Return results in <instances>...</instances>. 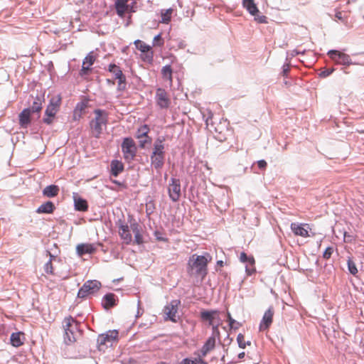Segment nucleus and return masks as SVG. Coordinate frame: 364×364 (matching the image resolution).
<instances>
[{"label":"nucleus","instance_id":"1","mask_svg":"<svg viewBox=\"0 0 364 364\" xmlns=\"http://www.w3.org/2000/svg\"><path fill=\"white\" fill-rule=\"evenodd\" d=\"M211 260L212 257L208 253L205 255L193 254L189 257L187 263L188 275L203 280L208 274V264Z\"/></svg>","mask_w":364,"mask_h":364},{"label":"nucleus","instance_id":"2","mask_svg":"<svg viewBox=\"0 0 364 364\" xmlns=\"http://www.w3.org/2000/svg\"><path fill=\"white\" fill-rule=\"evenodd\" d=\"M117 225L118 227L119 235L123 241V243L125 245H130L132 242V235L131 232L134 235V244L141 245L144 242L142 228L135 220H133L129 225L127 223L119 220Z\"/></svg>","mask_w":364,"mask_h":364},{"label":"nucleus","instance_id":"3","mask_svg":"<svg viewBox=\"0 0 364 364\" xmlns=\"http://www.w3.org/2000/svg\"><path fill=\"white\" fill-rule=\"evenodd\" d=\"M95 117L90 122V127L92 134L95 138H100L103 129L106 127L108 121V114L102 109H95L94 111Z\"/></svg>","mask_w":364,"mask_h":364},{"label":"nucleus","instance_id":"4","mask_svg":"<svg viewBox=\"0 0 364 364\" xmlns=\"http://www.w3.org/2000/svg\"><path fill=\"white\" fill-rule=\"evenodd\" d=\"M200 318L203 322H207L212 326L213 334L220 335L219 326L221 324V318L218 310H202Z\"/></svg>","mask_w":364,"mask_h":364},{"label":"nucleus","instance_id":"5","mask_svg":"<svg viewBox=\"0 0 364 364\" xmlns=\"http://www.w3.org/2000/svg\"><path fill=\"white\" fill-rule=\"evenodd\" d=\"M62 97L60 95H55L50 98L49 104L45 111L46 117L43 119L44 123L50 124L53 122L54 117L60 109Z\"/></svg>","mask_w":364,"mask_h":364},{"label":"nucleus","instance_id":"6","mask_svg":"<svg viewBox=\"0 0 364 364\" xmlns=\"http://www.w3.org/2000/svg\"><path fill=\"white\" fill-rule=\"evenodd\" d=\"M63 325L65 331L64 339L65 343H74L76 341L77 333V321L72 316H68L64 318Z\"/></svg>","mask_w":364,"mask_h":364},{"label":"nucleus","instance_id":"7","mask_svg":"<svg viewBox=\"0 0 364 364\" xmlns=\"http://www.w3.org/2000/svg\"><path fill=\"white\" fill-rule=\"evenodd\" d=\"M118 336L119 332L117 330H110L99 335L97 338L98 349L105 350L108 346H112L113 343L117 342Z\"/></svg>","mask_w":364,"mask_h":364},{"label":"nucleus","instance_id":"8","mask_svg":"<svg viewBox=\"0 0 364 364\" xmlns=\"http://www.w3.org/2000/svg\"><path fill=\"white\" fill-rule=\"evenodd\" d=\"M101 287V283L97 280H88L84 283L79 289L77 297L85 299L99 291Z\"/></svg>","mask_w":364,"mask_h":364},{"label":"nucleus","instance_id":"9","mask_svg":"<svg viewBox=\"0 0 364 364\" xmlns=\"http://www.w3.org/2000/svg\"><path fill=\"white\" fill-rule=\"evenodd\" d=\"M180 305L181 301L178 299L172 300L168 303L163 309L164 319L174 323L177 322V314Z\"/></svg>","mask_w":364,"mask_h":364},{"label":"nucleus","instance_id":"10","mask_svg":"<svg viewBox=\"0 0 364 364\" xmlns=\"http://www.w3.org/2000/svg\"><path fill=\"white\" fill-rule=\"evenodd\" d=\"M124 158L128 162L132 161L136 156V146L131 138H125L122 144Z\"/></svg>","mask_w":364,"mask_h":364},{"label":"nucleus","instance_id":"11","mask_svg":"<svg viewBox=\"0 0 364 364\" xmlns=\"http://www.w3.org/2000/svg\"><path fill=\"white\" fill-rule=\"evenodd\" d=\"M329 58L338 65H350L352 60L349 55L337 50H331L328 52Z\"/></svg>","mask_w":364,"mask_h":364},{"label":"nucleus","instance_id":"12","mask_svg":"<svg viewBox=\"0 0 364 364\" xmlns=\"http://www.w3.org/2000/svg\"><path fill=\"white\" fill-rule=\"evenodd\" d=\"M156 102L161 109H167L171 104V100L168 92L162 88H158L156 91Z\"/></svg>","mask_w":364,"mask_h":364},{"label":"nucleus","instance_id":"13","mask_svg":"<svg viewBox=\"0 0 364 364\" xmlns=\"http://www.w3.org/2000/svg\"><path fill=\"white\" fill-rule=\"evenodd\" d=\"M170 198L176 202L181 197V183L178 179L172 178L168 188Z\"/></svg>","mask_w":364,"mask_h":364},{"label":"nucleus","instance_id":"14","mask_svg":"<svg viewBox=\"0 0 364 364\" xmlns=\"http://www.w3.org/2000/svg\"><path fill=\"white\" fill-rule=\"evenodd\" d=\"M291 230L296 236H301L302 237H309V230H311L310 226L307 223H296L291 224Z\"/></svg>","mask_w":364,"mask_h":364},{"label":"nucleus","instance_id":"15","mask_svg":"<svg viewBox=\"0 0 364 364\" xmlns=\"http://www.w3.org/2000/svg\"><path fill=\"white\" fill-rule=\"evenodd\" d=\"M274 311L272 307H269L264 314L262 320L259 324V330L265 331L267 330L273 321V316Z\"/></svg>","mask_w":364,"mask_h":364},{"label":"nucleus","instance_id":"16","mask_svg":"<svg viewBox=\"0 0 364 364\" xmlns=\"http://www.w3.org/2000/svg\"><path fill=\"white\" fill-rule=\"evenodd\" d=\"M96 250L97 247L95 244L81 243L76 246V252L80 257L85 254H93Z\"/></svg>","mask_w":364,"mask_h":364},{"label":"nucleus","instance_id":"17","mask_svg":"<svg viewBox=\"0 0 364 364\" xmlns=\"http://www.w3.org/2000/svg\"><path fill=\"white\" fill-rule=\"evenodd\" d=\"M108 70L113 74L115 79L118 80L119 86L126 83V77L119 66L115 64H110Z\"/></svg>","mask_w":364,"mask_h":364},{"label":"nucleus","instance_id":"18","mask_svg":"<svg viewBox=\"0 0 364 364\" xmlns=\"http://www.w3.org/2000/svg\"><path fill=\"white\" fill-rule=\"evenodd\" d=\"M96 58L92 52L90 53L83 60L82 69L80 70V75H87L90 70V67L94 64Z\"/></svg>","mask_w":364,"mask_h":364},{"label":"nucleus","instance_id":"19","mask_svg":"<svg viewBox=\"0 0 364 364\" xmlns=\"http://www.w3.org/2000/svg\"><path fill=\"white\" fill-rule=\"evenodd\" d=\"M31 110L29 108L24 109L19 114V124L22 127H26L31 122Z\"/></svg>","mask_w":364,"mask_h":364},{"label":"nucleus","instance_id":"20","mask_svg":"<svg viewBox=\"0 0 364 364\" xmlns=\"http://www.w3.org/2000/svg\"><path fill=\"white\" fill-rule=\"evenodd\" d=\"M215 346V338L214 336H210L205 341L204 345L203 346L200 350V354L202 357L206 356L208 352L214 349Z\"/></svg>","mask_w":364,"mask_h":364},{"label":"nucleus","instance_id":"21","mask_svg":"<svg viewBox=\"0 0 364 364\" xmlns=\"http://www.w3.org/2000/svg\"><path fill=\"white\" fill-rule=\"evenodd\" d=\"M116 296L112 293L107 294L102 301V306L105 309H109L117 305Z\"/></svg>","mask_w":364,"mask_h":364},{"label":"nucleus","instance_id":"22","mask_svg":"<svg viewBox=\"0 0 364 364\" xmlns=\"http://www.w3.org/2000/svg\"><path fill=\"white\" fill-rule=\"evenodd\" d=\"M115 9L118 16L123 18L128 10L127 0H117Z\"/></svg>","mask_w":364,"mask_h":364},{"label":"nucleus","instance_id":"23","mask_svg":"<svg viewBox=\"0 0 364 364\" xmlns=\"http://www.w3.org/2000/svg\"><path fill=\"white\" fill-rule=\"evenodd\" d=\"M242 5L251 15L256 16L259 14V10L254 0H243Z\"/></svg>","mask_w":364,"mask_h":364},{"label":"nucleus","instance_id":"24","mask_svg":"<svg viewBox=\"0 0 364 364\" xmlns=\"http://www.w3.org/2000/svg\"><path fill=\"white\" fill-rule=\"evenodd\" d=\"M59 187L56 185H50L43 190V194L48 198H53L58 195Z\"/></svg>","mask_w":364,"mask_h":364},{"label":"nucleus","instance_id":"25","mask_svg":"<svg viewBox=\"0 0 364 364\" xmlns=\"http://www.w3.org/2000/svg\"><path fill=\"white\" fill-rule=\"evenodd\" d=\"M55 210V205L53 202L47 201L40 205L36 210L38 213H52Z\"/></svg>","mask_w":364,"mask_h":364},{"label":"nucleus","instance_id":"26","mask_svg":"<svg viewBox=\"0 0 364 364\" xmlns=\"http://www.w3.org/2000/svg\"><path fill=\"white\" fill-rule=\"evenodd\" d=\"M110 166L111 173L114 176H117L124 170L123 164L118 160H113Z\"/></svg>","mask_w":364,"mask_h":364},{"label":"nucleus","instance_id":"27","mask_svg":"<svg viewBox=\"0 0 364 364\" xmlns=\"http://www.w3.org/2000/svg\"><path fill=\"white\" fill-rule=\"evenodd\" d=\"M23 333L21 332L13 333L11 335V343L14 347H19L23 344L22 338H23Z\"/></svg>","mask_w":364,"mask_h":364},{"label":"nucleus","instance_id":"28","mask_svg":"<svg viewBox=\"0 0 364 364\" xmlns=\"http://www.w3.org/2000/svg\"><path fill=\"white\" fill-rule=\"evenodd\" d=\"M75 208L79 211L87 210L88 205L87 201L80 197H74Z\"/></svg>","mask_w":364,"mask_h":364},{"label":"nucleus","instance_id":"29","mask_svg":"<svg viewBox=\"0 0 364 364\" xmlns=\"http://www.w3.org/2000/svg\"><path fill=\"white\" fill-rule=\"evenodd\" d=\"M151 161L155 168H161L164 165V155H151Z\"/></svg>","mask_w":364,"mask_h":364},{"label":"nucleus","instance_id":"30","mask_svg":"<svg viewBox=\"0 0 364 364\" xmlns=\"http://www.w3.org/2000/svg\"><path fill=\"white\" fill-rule=\"evenodd\" d=\"M173 70L171 65H165L161 69V75L164 80H168L170 84L173 82Z\"/></svg>","mask_w":364,"mask_h":364},{"label":"nucleus","instance_id":"31","mask_svg":"<svg viewBox=\"0 0 364 364\" xmlns=\"http://www.w3.org/2000/svg\"><path fill=\"white\" fill-rule=\"evenodd\" d=\"M201 357V354H198V357L195 358H184L181 362V364H208Z\"/></svg>","mask_w":364,"mask_h":364},{"label":"nucleus","instance_id":"32","mask_svg":"<svg viewBox=\"0 0 364 364\" xmlns=\"http://www.w3.org/2000/svg\"><path fill=\"white\" fill-rule=\"evenodd\" d=\"M48 254L50 256V259L44 265V271L46 274H54V268L53 267L52 261L55 260L56 257L55 256L52 255L50 252H48Z\"/></svg>","mask_w":364,"mask_h":364},{"label":"nucleus","instance_id":"33","mask_svg":"<svg viewBox=\"0 0 364 364\" xmlns=\"http://www.w3.org/2000/svg\"><path fill=\"white\" fill-rule=\"evenodd\" d=\"M173 13L172 9H168L166 10H163L161 11V23H168L171 21V15Z\"/></svg>","mask_w":364,"mask_h":364},{"label":"nucleus","instance_id":"34","mask_svg":"<svg viewBox=\"0 0 364 364\" xmlns=\"http://www.w3.org/2000/svg\"><path fill=\"white\" fill-rule=\"evenodd\" d=\"M164 146L161 140H157L154 146L152 155H164Z\"/></svg>","mask_w":364,"mask_h":364},{"label":"nucleus","instance_id":"35","mask_svg":"<svg viewBox=\"0 0 364 364\" xmlns=\"http://www.w3.org/2000/svg\"><path fill=\"white\" fill-rule=\"evenodd\" d=\"M42 98L40 97H37L33 102L31 110L33 112H39L42 109Z\"/></svg>","mask_w":364,"mask_h":364},{"label":"nucleus","instance_id":"36","mask_svg":"<svg viewBox=\"0 0 364 364\" xmlns=\"http://www.w3.org/2000/svg\"><path fill=\"white\" fill-rule=\"evenodd\" d=\"M149 132V128L147 125L144 124L139 127L137 130L136 138L137 139H143L144 137H146L148 136V133Z\"/></svg>","mask_w":364,"mask_h":364},{"label":"nucleus","instance_id":"37","mask_svg":"<svg viewBox=\"0 0 364 364\" xmlns=\"http://www.w3.org/2000/svg\"><path fill=\"white\" fill-rule=\"evenodd\" d=\"M134 43L136 45V48L139 49L142 53H147V52L150 51V50H151L150 46L146 45V43H144L143 41H141L140 40H136L134 42Z\"/></svg>","mask_w":364,"mask_h":364},{"label":"nucleus","instance_id":"38","mask_svg":"<svg viewBox=\"0 0 364 364\" xmlns=\"http://www.w3.org/2000/svg\"><path fill=\"white\" fill-rule=\"evenodd\" d=\"M347 264L350 273L355 276L358 274V270L357 269L355 262L350 257H348L347 260Z\"/></svg>","mask_w":364,"mask_h":364},{"label":"nucleus","instance_id":"39","mask_svg":"<svg viewBox=\"0 0 364 364\" xmlns=\"http://www.w3.org/2000/svg\"><path fill=\"white\" fill-rule=\"evenodd\" d=\"M237 341L239 347L241 348H245L247 346L251 345L250 341L245 342V336L242 333H239L237 335Z\"/></svg>","mask_w":364,"mask_h":364},{"label":"nucleus","instance_id":"40","mask_svg":"<svg viewBox=\"0 0 364 364\" xmlns=\"http://www.w3.org/2000/svg\"><path fill=\"white\" fill-rule=\"evenodd\" d=\"M87 107L86 102H80L78 103L75 107V113H74V119H77L76 114L79 112L78 118L81 117V112Z\"/></svg>","mask_w":364,"mask_h":364},{"label":"nucleus","instance_id":"41","mask_svg":"<svg viewBox=\"0 0 364 364\" xmlns=\"http://www.w3.org/2000/svg\"><path fill=\"white\" fill-rule=\"evenodd\" d=\"M240 259L242 262H248L253 265L255 264V259L252 257H249L246 253L242 252L240 256Z\"/></svg>","mask_w":364,"mask_h":364},{"label":"nucleus","instance_id":"42","mask_svg":"<svg viewBox=\"0 0 364 364\" xmlns=\"http://www.w3.org/2000/svg\"><path fill=\"white\" fill-rule=\"evenodd\" d=\"M143 55L141 57L142 60L144 61V62H146V63H151L152 61H153V57H154V55H153V53L152 52H147V53H143Z\"/></svg>","mask_w":364,"mask_h":364},{"label":"nucleus","instance_id":"43","mask_svg":"<svg viewBox=\"0 0 364 364\" xmlns=\"http://www.w3.org/2000/svg\"><path fill=\"white\" fill-rule=\"evenodd\" d=\"M139 139V146L141 148H144L146 144H150L151 143V139L146 136V137H144L143 139Z\"/></svg>","mask_w":364,"mask_h":364},{"label":"nucleus","instance_id":"44","mask_svg":"<svg viewBox=\"0 0 364 364\" xmlns=\"http://www.w3.org/2000/svg\"><path fill=\"white\" fill-rule=\"evenodd\" d=\"M333 247H327V248L325 250V251H324V252H323V257L325 259H328L331 257V255H332V254H333Z\"/></svg>","mask_w":364,"mask_h":364},{"label":"nucleus","instance_id":"45","mask_svg":"<svg viewBox=\"0 0 364 364\" xmlns=\"http://www.w3.org/2000/svg\"><path fill=\"white\" fill-rule=\"evenodd\" d=\"M255 16V20L259 23H267V17L265 16H260V15H258L256 14V16Z\"/></svg>","mask_w":364,"mask_h":364},{"label":"nucleus","instance_id":"46","mask_svg":"<svg viewBox=\"0 0 364 364\" xmlns=\"http://www.w3.org/2000/svg\"><path fill=\"white\" fill-rule=\"evenodd\" d=\"M164 44V41L161 38V35L159 34L156 36L154 38V46H162Z\"/></svg>","mask_w":364,"mask_h":364},{"label":"nucleus","instance_id":"47","mask_svg":"<svg viewBox=\"0 0 364 364\" xmlns=\"http://www.w3.org/2000/svg\"><path fill=\"white\" fill-rule=\"evenodd\" d=\"M333 71H334V68H328V69H326V70L322 71L320 75L323 77H326L329 76L330 75H331Z\"/></svg>","mask_w":364,"mask_h":364},{"label":"nucleus","instance_id":"48","mask_svg":"<svg viewBox=\"0 0 364 364\" xmlns=\"http://www.w3.org/2000/svg\"><path fill=\"white\" fill-rule=\"evenodd\" d=\"M227 318H228V321L229 323L230 327L233 328L235 321L232 318L231 314L229 312H228V314H227Z\"/></svg>","mask_w":364,"mask_h":364},{"label":"nucleus","instance_id":"49","mask_svg":"<svg viewBox=\"0 0 364 364\" xmlns=\"http://www.w3.org/2000/svg\"><path fill=\"white\" fill-rule=\"evenodd\" d=\"M258 167L261 169H264L267 167V162L264 160H259L257 161Z\"/></svg>","mask_w":364,"mask_h":364},{"label":"nucleus","instance_id":"50","mask_svg":"<svg viewBox=\"0 0 364 364\" xmlns=\"http://www.w3.org/2000/svg\"><path fill=\"white\" fill-rule=\"evenodd\" d=\"M289 70H290V68H289V65L288 64L284 65V66H283V71H282L283 75L284 76H286L287 75V73H289Z\"/></svg>","mask_w":364,"mask_h":364},{"label":"nucleus","instance_id":"51","mask_svg":"<svg viewBox=\"0 0 364 364\" xmlns=\"http://www.w3.org/2000/svg\"><path fill=\"white\" fill-rule=\"evenodd\" d=\"M245 352H242V353H239V355H238V358H239L240 359H242V358L245 357Z\"/></svg>","mask_w":364,"mask_h":364},{"label":"nucleus","instance_id":"52","mask_svg":"<svg viewBox=\"0 0 364 364\" xmlns=\"http://www.w3.org/2000/svg\"><path fill=\"white\" fill-rule=\"evenodd\" d=\"M217 264L220 267H223V262L221 261V260H219L217 262Z\"/></svg>","mask_w":364,"mask_h":364},{"label":"nucleus","instance_id":"53","mask_svg":"<svg viewBox=\"0 0 364 364\" xmlns=\"http://www.w3.org/2000/svg\"><path fill=\"white\" fill-rule=\"evenodd\" d=\"M348 237V235H347V232H345V233H344V240H345V241H346V237ZM348 237H350V236L348 235Z\"/></svg>","mask_w":364,"mask_h":364},{"label":"nucleus","instance_id":"54","mask_svg":"<svg viewBox=\"0 0 364 364\" xmlns=\"http://www.w3.org/2000/svg\"><path fill=\"white\" fill-rule=\"evenodd\" d=\"M247 272H248V274H251V272L250 269H247Z\"/></svg>","mask_w":364,"mask_h":364},{"label":"nucleus","instance_id":"55","mask_svg":"<svg viewBox=\"0 0 364 364\" xmlns=\"http://www.w3.org/2000/svg\"><path fill=\"white\" fill-rule=\"evenodd\" d=\"M158 364H166V363H164V362H161V363H158Z\"/></svg>","mask_w":364,"mask_h":364},{"label":"nucleus","instance_id":"56","mask_svg":"<svg viewBox=\"0 0 364 364\" xmlns=\"http://www.w3.org/2000/svg\"><path fill=\"white\" fill-rule=\"evenodd\" d=\"M160 240H164L163 238H158Z\"/></svg>","mask_w":364,"mask_h":364}]
</instances>
